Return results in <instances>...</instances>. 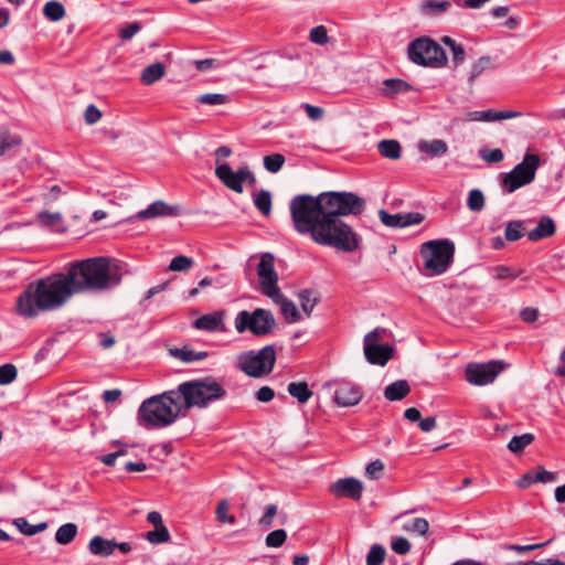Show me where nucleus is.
<instances>
[{
  "mask_svg": "<svg viewBox=\"0 0 565 565\" xmlns=\"http://www.w3.org/2000/svg\"><path fill=\"white\" fill-rule=\"evenodd\" d=\"M75 295L65 273L32 282L18 298V311L26 318L63 307Z\"/></svg>",
  "mask_w": 565,
  "mask_h": 565,
  "instance_id": "1",
  "label": "nucleus"
},
{
  "mask_svg": "<svg viewBox=\"0 0 565 565\" xmlns=\"http://www.w3.org/2000/svg\"><path fill=\"white\" fill-rule=\"evenodd\" d=\"M65 274L75 295L104 292L117 287L122 279L119 265L104 256L76 260Z\"/></svg>",
  "mask_w": 565,
  "mask_h": 565,
  "instance_id": "2",
  "label": "nucleus"
},
{
  "mask_svg": "<svg viewBox=\"0 0 565 565\" xmlns=\"http://www.w3.org/2000/svg\"><path fill=\"white\" fill-rule=\"evenodd\" d=\"M137 415L139 424L147 429L163 428L186 416L177 388L145 399Z\"/></svg>",
  "mask_w": 565,
  "mask_h": 565,
  "instance_id": "3",
  "label": "nucleus"
},
{
  "mask_svg": "<svg viewBox=\"0 0 565 565\" xmlns=\"http://www.w3.org/2000/svg\"><path fill=\"white\" fill-rule=\"evenodd\" d=\"M311 239L321 246L333 247L344 253L355 252L361 244L360 235L348 223L328 215L318 224Z\"/></svg>",
  "mask_w": 565,
  "mask_h": 565,
  "instance_id": "4",
  "label": "nucleus"
},
{
  "mask_svg": "<svg viewBox=\"0 0 565 565\" xmlns=\"http://www.w3.org/2000/svg\"><path fill=\"white\" fill-rule=\"evenodd\" d=\"M289 209L295 230L299 234H309L310 236L327 215L321 193L317 196L296 195L291 199Z\"/></svg>",
  "mask_w": 565,
  "mask_h": 565,
  "instance_id": "5",
  "label": "nucleus"
},
{
  "mask_svg": "<svg viewBox=\"0 0 565 565\" xmlns=\"http://www.w3.org/2000/svg\"><path fill=\"white\" fill-rule=\"evenodd\" d=\"M177 390L180 394L185 415L192 407H207L212 402L218 401L226 395V391L222 385L211 377L183 382L178 385Z\"/></svg>",
  "mask_w": 565,
  "mask_h": 565,
  "instance_id": "6",
  "label": "nucleus"
},
{
  "mask_svg": "<svg viewBox=\"0 0 565 565\" xmlns=\"http://www.w3.org/2000/svg\"><path fill=\"white\" fill-rule=\"evenodd\" d=\"M454 255L455 244L449 239L428 241L420 247L424 269L430 276L443 275L451 265Z\"/></svg>",
  "mask_w": 565,
  "mask_h": 565,
  "instance_id": "7",
  "label": "nucleus"
},
{
  "mask_svg": "<svg viewBox=\"0 0 565 565\" xmlns=\"http://www.w3.org/2000/svg\"><path fill=\"white\" fill-rule=\"evenodd\" d=\"M321 194L328 216H359L365 211V200L354 192L329 191Z\"/></svg>",
  "mask_w": 565,
  "mask_h": 565,
  "instance_id": "8",
  "label": "nucleus"
},
{
  "mask_svg": "<svg viewBox=\"0 0 565 565\" xmlns=\"http://www.w3.org/2000/svg\"><path fill=\"white\" fill-rule=\"evenodd\" d=\"M276 363L274 345H265L259 351H246L237 356L236 366L252 377H262L271 373Z\"/></svg>",
  "mask_w": 565,
  "mask_h": 565,
  "instance_id": "9",
  "label": "nucleus"
},
{
  "mask_svg": "<svg viewBox=\"0 0 565 565\" xmlns=\"http://www.w3.org/2000/svg\"><path fill=\"white\" fill-rule=\"evenodd\" d=\"M407 53L409 60L417 65L438 68L447 64V55L444 49L436 41L427 36L412 41Z\"/></svg>",
  "mask_w": 565,
  "mask_h": 565,
  "instance_id": "10",
  "label": "nucleus"
},
{
  "mask_svg": "<svg viewBox=\"0 0 565 565\" xmlns=\"http://www.w3.org/2000/svg\"><path fill=\"white\" fill-rule=\"evenodd\" d=\"M234 326L238 333L249 331L256 337H264L274 331L276 320L271 311L257 308L252 312L239 311L235 317Z\"/></svg>",
  "mask_w": 565,
  "mask_h": 565,
  "instance_id": "11",
  "label": "nucleus"
},
{
  "mask_svg": "<svg viewBox=\"0 0 565 565\" xmlns=\"http://www.w3.org/2000/svg\"><path fill=\"white\" fill-rule=\"evenodd\" d=\"M539 167V156L534 153H526L523 160L510 172L502 174L501 185L503 190L508 193H513L518 189L532 183L535 179Z\"/></svg>",
  "mask_w": 565,
  "mask_h": 565,
  "instance_id": "12",
  "label": "nucleus"
},
{
  "mask_svg": "<svg viewBox=\"0 0 565 565\" xmlns=\"http://www.w3.org/2000/svg\"><path fill=\"white\" fill-rule=\"evenodd\" d=\"M507 364L501 360L487 363H469L465 369L466 380L476 386H483L492 383L505 369Z\"/></svg>",
  "mask_w": 565,
  "mask_h": 565,
  "instance_id": "13",
  "label": "nucleus"
},
{
  "mask_svg": "<svg viewBox=\"0 0 565 565\" xmlns=\"http://www.w3.org/2000/svg\"><path fill=\"white\" fill-rule=\"evenodd\" d=\"M215 175L227 189L236 193L243 192L244 182L250 185L256 183V178L248 166H242L237 171H233L228 163L217 164Z\"/></svg>",
  "mask_w": 565,
  "mask_h": 565,
  "instance_id": "14",
  "label": "nucleus"
},
{
  "mask_svg": "<svg viewBox=\"0 0 565 565\" xmlns=\"http://www.w3.org/2000/svg\"><path fill=\"white\" fill-rule=\"evenodd\" d=\"M384 329L376 328L364 337V355L371 364L384 366L393 356V345L381 344V334Z\"/></svg>",
  "mask_w": 565,
  "mask_h": 565,
  "instance_id": "15",
  "label": "nucleus"
},
{
  "mask_svg": "<svg viewBox=\"0 0 565 565\" xmlns=\"http://www.w3.org/2000/svg\"><path fill=\"white\" fill-rule=\"evenodd\" d=\"M257 275L259 278L262 292L266 297H279L278 275L275 270V257L270 253H265L257 265Z\"/></svg>",
  "mask_w": 565,
  "mask_h": 565,
  "instance_id": "16",
  "label": "nucleus"
},
{
  "mask_svg": "<svg viewBox=\"0 0 565 565\" xmlns=\"http://www.w3.org/2000/svg\"><path fill=\"white\" fill-rule=\"evenodd\" d=\"M328 387L333 388V401L341 407L354 406L363 396L361 387L351 382L338 381Z\"/></svg>",
  "mask_w": 565,
  "mask_h": 565,
  "instance_id": "17",
  "label": "nucleus"
},
{
  "mask_svg": "<svg viewBox=\"0 0 565 565\" xmlns=\"http://www.w3.org/2000/svg\"><path fill=\"white\" fill-rule=\"evenodd\" d=\"M380 221L387 227L403 228L417 225L424 221V215L418 212L390 214L386 210L379 211Z\"/></svg>",
  "mask_w": 565,
  "mask_h": 565,
  "instance_id": "18",
  "label": "nucleus"
},
{
  "mask_svg": "<svg viewBox=\"0 0 565 565\" xmlns=\"http://www.w3.org/2000/svg\"><path fill=\"white\" fill-rule=\"evenodd\" d=\"M180 215V207L178 205H170L161 200L151 203L147 209L139 211L134 218L149 220L156 217L178 216Z\"/></svg>",
  "mask_w": 565,
  "mask_h": 565,
  "instance_id": "19",
  "label": "nucleus"
},
{
  "mask_svg": "<svg viewBox=\"0 0 565 565\" xmlns=\"http://www.w3.org/2000/svg\"><path fill=\"white\" fill-rule=\"evenodd\" d=\"M363 484L355 478L339 479L331 484L330 491L337 497H348L353 500H360Z\"/></svg>",
  "mask_w": 565,
  "mask_h": 565,
  "instance_id": "20",
  "label": "nucleus"
},
{
  "mask_svg": "<svg viewBox=\"0 0 565 565\" xmlns=\"http://www.w3.org/2000/svg\"><path fill=\"white\" fill-rule=\"evenodd\" d=\"M225 313L222 310L206 313L194 320L193 327L198 330L207 332H225L226 327L224 322Z\"/></svg>",
  "mask_w": 565,
  "mask_h": 565,
  "instance_id": "21",
  "label": "nucleus"
},
{
  "mask_svg": "<svg viewBox=\"0 0 565 565\" xmlns=\"http://www.w3.org/2000/svg\"><path fill=\"white\" fill-rule=\"evenodd\" d=\"M471 120H478V121H497V120H503V119H513L519 118L522 116V113L516 110H482V111H473L470 115Z\"/></svg>",
  "mask_w": 565,
  "mask_h": 565,
  "instance_id": "22",
  "label": "nucleus"
},
{
  "mask_svg": "<svg viewBox=\"0 0 565 565\" xmlns=\"http://www.w3.org/2000/svg\"><path fill=\"white\" fill-rule=\"evenodd\" d=\"M555 231L556 226L554 221L550 216H542L537 225L527 233V238L531 242H539L553 236Z\"/></svg>",
  "mask_w": 565,
  "mask_h": 565,
  "instance_id": "23",
  "label": "nucleus"
},
{
  "mask_svg": "<svg viewBox=\"0 0 565 565\" xmlns=\"http://www.w3.org/2000/svg\"><path fill=\"white\" fill-rule=\"evenodd\" d=\"M22 145V138L7 127L0 128V157L12 153Z\"/></svg>",
  "mask_w": 565,
  "mask_h": 565,
  "instance_id": "24",
  "label": "nucleus"
},
{
  "mask_svg": "<svg viewBox=\"0 0 565 565\" xmlns=\"http://www.w3.org/2000/svg\"><path fill=\"white\" fill-rule=\"evenodd\" d=\"M276 305L280 307L281 315L288 322H297L301 319V316L296 307V305L287 299L281 290L279 291V297H269Z\"/></svg>",
  "mask_w": 565,
  "mask_h": 565,
  "instance_id": "25",
  "label": "nucleus"
},
{
  "mask_svg": "<svg viewBox=\"0 0 565 565\" xmlns=\"http://www.w3.org/2000/svg\"><path fill=\"white\" fill-rule=\"evenodd\" d=\"M88 548L93 555L106 557L116 550V542L97 535L89 541Z\"/></svg>",
  "mask_w": 565,
  "mask_h": 565,
  "instance_id": "26",
  "label": "nucleus"
},
{
  "mask_svg": "<svg viewBox=\"0 0 565 565\" xmlns=\"http://www.w3.org/2000/svg\"><path fill=\"white\" fill-rule=\"evenodd\" d=\"M411 392V386L406 380H398L390 385H387L384 390V397L387 401H401L406 397Z\"/></svg>",
  "mask_w": 565,
  "mask_h": 565,
  "instance_id": "27",
  "label": "nucleus"
},
{
  "mask_svg": "<svg viewBox=\"0 0 565 565\" xmlns=\"http://www.w3.org/2000/svg\"><path fill=\"white\" fill-rule=\"evenodd\" d=\"M447 0H424L419 4V12L425 17H438L450 8Z\"/></svg>",
  "mask_w": 565,
  "mask_h": 565,
  "instance_id": "28",
  "label": "nucleus"
},
{
  "mask_svg": "<svg viewBox=\"0 0 565 565\" xmlns=\"http://www.w3.org/2000/svg\"><path fill=\"white\" fill-rule=\"evenodd\" d=\"M418 150L420 152L427 153L431 158H435L444 156L448 150V146L444 140L440 139H434L430 141L423 140L418 143Z\"/></svg>",
  "mask_w": 565,
  "mask_h": 565,
  "instance_id": "29",
  "label": "nucleus"
},
{
  "mask_svg": "<svg viewBox=\"0 0 565 565\" xmlns=\"http://www.w3.org/2000/svg\"><path fill=\"white\" fill-rule=\"evenodd\" d=\"M166 74V66L163 63H153L147 66L142 73L140 81L145 85H151L154 82L159 81Z\"/></svg>",
  "mask_w": 565,
  "mask_h": 565,
  "instance_id": "30",
  "label": "nucleus"
},
{
  "mask_svg": "<svg viewBox=\"0 0 565 565\" xmlns=\"http://www.w3.org/2000/svg\"><path fill=\"white\" fill-rule=\"evenodd\" d=\"M377 149L381 156L384 158L391 160H397L401 158L402 148L401 143L397 140L384 139L379 142Z\"/></svg>",
  "mask_w": 565,
  "mask_h": 565,
  "instance_id": "31",
  "label": "nucleus"
},
{
  "mask_svg": "<svg viewBox=\"0 0 565 565\" xmlns=\"http://www.w3.org/2000/svg\"><path fill=\"white\" fill-rule=\"evenodd\" d=\"M288 393L295 397L300 404L307 403L311 396L312 391L309 390L307 382H291L287 386Z\"/></svg>",
  "mask_w": 565,
  "mask_h": 565,
  "instance_id": "32",
  "label": "nucleus"
},
{
  "mask_svg": "<svg viewBox=\"0 0 565 565\" xmlns=\"http://www.w3.org/2000/svg\"><path fill=\"white\" fill-rule=\"evenodd\" d=\"M42 225L52 228L55 232H64L66 228L63 224L62 214L58 212H41L38 215Z\"/></svg>",
  "mask_w": 565,
  "mask_h": 565,
  "instance_id": "33",
  "label": "nucleus"
},
{
  "mask_svg": "<svg viewBox=\"0 0 565 565\" xmlns=\"http://www.w3.org/2000/svg\"><path fill=\"white\" fill-rule=\"evenodd\" d=\"M411 85L399 78H388L383 82L382 94L387 97H393L398 93L409 90Z\"/></svg>",
  "mask_w": 565,
  "mask_h": 565,
  "instance_id": "34",
  "label": "nucleus"
},
{
  "mask_svg": "<svg viewBox=\"0 0 565 565\" xmlns=\"http://www.w3.org/2000/svg\"><path fill=\"white\" fill-rule=\"evenodd\" d=\"M256 209L265 216L271 213V194L267 190H259L253 194Z\"/></svg>",
  "mask_w": 565,
  "mask_h": 565,
  "instance_id": "35",
  "label": "nucleus"
},
{
  "mask_svg": "<svg viewBox=\"0 0 565 565\" xmlns=\"http://www.w3.org/2000/svg\"><path fill=\"white\" fill-rule=\"evenodd\" d=\"M169 352L172 356H174L185 363L193 362V361H201L207 356V352H205V351L194 352L193 350H190L188 348H182V349L174 348V349H170Z\"/></svg>",
  "mask_w": 565,
  "mask_h": 565,
  "instance_id": "36",
  "label": "nucleus"
},
{
  "mask_svg": "<svg viewBox=\"0 0 565 565\" xmlns=\"http://www.w3.org/2000/svg\"><path fill=\"white\" fill-rule=\"evenodd\" d=\"M78 529L75 523L61 525L55 533V541L61 545L70 544L77 535Z\"/></svg>",
  "mask_w": 565,
  "mask_h": 565,
  "instance_id": "37",
  "label": "nucleus"
},
{
  "mask_svg": "<svg viewBox=\"0 0 565 565\" xmlns=\"http://www.w3.org/2000/svg\"><path fill=\"white\" fill-rule=\"evenodd\" d=\"M403 531L416 535H425L429 530V523L424 518L407 520L402 525Z\"/></svg>",
  "mask_w": 565,
  "mask_h": 565,
  "instance_id": "38",
  "label": "nucleus"
},
{
  "mask_svg": "<svg viewBox=\"0 0 565 565\" xmlns=\"http://www.w3.org/2000/svg\"><path fill=\"white\" fill-rule=\"evenodd\" d=\"M13 523L22 534L28 535V536L35 535V534L43 532L47 529L46 522H41L39 524L32 525L24 518H18L14 520Z\"/></svg>",
  "mask_w": 565,
  "mask_h": 565,
  "instance_id": "39",
  "label": "nucleus"
},
{
  "mask_svg": "<svg viewBox=\"0 0 565 565\" xmlns=\"http://www.w3.org/2000/svg\"><path fill=\"white\" fill-rule=\"evenodd\" d=\"M491 57L482 56L471 64L468 82L470 85L488 68L491 67Z\"/></svg>",
  "mask_w": 565,
  "mask_h": 565,
  "instance_id": "40",
  "label": "nucleus"
},
{
  "mask_svg": "<svg viewBox=\"0 0 565 565\" xmlns=\"http://www.w3.org/2000/svg\"><path fill=\"white\" fill-rule=\"evenodd\" d=\"M43 14L50 21L56 22L64 18V6L58 1H49L44 4Z\"/></svg>",
  "mask_w": 565,
  "mask_h": 565,
  "instance_id": "41",
  "label": "nucleus"
},
{
  "mask_svg": "<svg viewBox=\"0 0 565 565\" xmlns=\"http://www.w3.org/2000/svg\"><path fill=\"white\" fill-rule=\"evenodd\" d=\"M298 298L302 311L306 313L307 317H310L313 308L319 301L318 297L315 295L312 290L305 289L299 292Z\"/></svg>",
  "mask_w": 565,
  "mask_h": 565,
  "instance_id": "42",
  "label": "nucleus"
},
{
  "mask_svg": "<svg viewBox=\"0 0 565 565\" xmlns=\"http://www.w3.org/2000/svg\"><path fill=\"white\" fill-rule=\"evenodd\" d=\"M285 162L286 158L281 153L268 154L263 159L264 168L270 173L279 172Z\"/></svg>",
  "mask_w": 565,
  "mask_h": 565,
  "instance_id": "43",
  "label": "nucleus"
},
{
  "mask_svg": "<svg viewBox=\"0 0 565 565\" xmlns=\"http://www.w3.org/2000/svg\"><path fill=\"white\" fill-rule=\"evenodd\" d=\"M534 440V436L530 433L514 436L508 444V449L514 454L521 452L526 446L532 444Z\"/></svg>",
  "mask_w": 565,
  "mask_h": 565,
  "instance_id": "44",
  "label": "nucleus"
},
{
  "mask_svg": "<svg viewBox=\"0 0 565 565\" xmlns=\"http://www.w3.org/2000/svg\"><path fill=\"white\" fill-rule=\"evenodd\" d=\"M171 539L169 530L166 525L154 527V530L147 532L146 540L151 544H162L169 542Z\"/></svg>",
  "mask_w": 565,
  "mask_h": 565,
  "instance_id": "45",
  "label": "nucleus"
},
{
  "mask_svg": "<svg viewBox=\"0 0 565 565\" xmlns=\"http://www.w3.org/2000/svg\"><path fill=\"white\" fill-rule=\"evenodd\" d=\"M486 203L484 195L481 190L472 189L467 199V206L472 212H480L483 210Z\"/></svg>",
  "mask_w": 565,
  "mask_h": 565,
  "instance_id": "46",
  "label": "nucleus"
},
{
  "mask_svg": "<svg viewBox=\"0 0 565 565\" xmlns=\"http://www.w3.org/2000/svg\"><path fill=\"white\" fill-rule=\"evenodd\" d=\"M230 503L227 500H221L215 509V516L220 523L234 524L236 521L235 515L228 513Z\"/></svg>",
  "mask_w": 565,
  "mask_h": 565,
  "instance_id": "47",
  "label": "nucleus"
},
{
  "mask_svg": "<svg viewBox=\"0 0 565 565\" xmlns=\"http://www.w3.org/2000/svg\"><path fill=\"white\" fill-rule=\"evenodd\" d=\"M523 222L522 221H510L505 225L504 236L510 242L520 239L523 234Z\"/></svg>",
  "mask_w": 565,
  "mask_h": 565,
  "instance_id": "48",
  "label": "nucleus"
},
{
  "mask_svg": "<svg viewBox=\"0 0 565 565\" xmlns=\"http://www.w3.org/2000/svg\"><path fill=\"white\" fill-rule=\"evenodd\" d=\"M385 548L380 544L371 546L366 555V565H382L385 559Z\"/></svg>",
  "mask_w": 565,
  "mask_h": 565,
  "instance_id": "49",
  "label": "nucleus"
},
{
  "mask_svg": "<svg viewBox=\"0 0 565 565\" xmlns=\"http://www.w3.org/2000/svg\"><path fill=\"white\" fill-rule=\"evenodd\" d=\"M18 376V369L12 363L0 366V385L11 384Z\"/></svg>",
  "mask_w": 565,
  "mask_h": 565,
  "instance_id": "50",
  "label": "nucleus"
},
{
  "mask_svg": "<svg viewBox=\"0 0 565 565\" xmlns=\"http://www.w3.org/2000/svg\"><path fill=\"white\" fill-rule=\"evenodd\" d=\"M198 102L204 105H223L228 102L227 95L218 94V93H209L203 94L198 97Z\"/></svg>",
  "mask_w": 565,
  "mask_h": 565,
  "instance_id": "51",
  "label": "nucleus"
},
{
  "mask_svg": "<svg viewBox=\"0 0 565 565\" xmlns=\"http://www.w3.org/2000/svg\"><path fill=\"white\" fill-rule=\"evenodd\" d=\"M309 39L317 45H324L329 42L328 30L324 25H318L310 30Z\"/></svg>",
  "mask_w": 565,
  "mask_h": 565,
  "instance_id": "52",
  "label": "nucleus"
},
{
  "mask_svg": "<svg viewBox=\"0 0 565 565\" xmlns=\"http://www.w3.org/2000/svg\"><path fill=\"white\" fill-rule=\"evenodd\" d=\"M193 265V259L188 257V256H184V255H179V256H175L172 258L170 265H169V270H172V271H185L188 269H190Z\"/></svg>",
  "mask_w": 565,
  "mask_h": 565,
  "instance_id": "53",
  "label": "nucleus"
},
{
  "mask_svg": "<svg viewBox=\"0 0 565 565\" xmlns=\"http://www.w3.org/2000/svg\"><path fill=\"white\" fill-rule=\"evenodd\" d=\"M287 539V533L285 530L279 529L270 532L265 540V543L268 547H280Z\"/></svg>",
  "mask_w": 565,
  "mask_h": 565,
  "instance_id": "54",
  "label": "nucleus"
},
{
  "mask_svg": "<svg viewBox=\"0 0 565 565\" xmlns=\"http://www.w3.org/2000/svg\"><path fill=\"white\" fill-rule=\"evenodd\" d=\"M278 513V507L276 504H268L265 508V511L259 519L258 523L265 529H268L273 525L274 516Z\"/></svg>",
  "mask_w": 565,
  "mask_h": 565,
  "instance_id": "55",
  "label": "nucleus"
},
{
  "mask_svg": "<svg viewBox=\"0 0 565 565\" xmlns=\"http://www.w3.org/2000/svg\"><path fill=\"white\" fill-rule=\"evenodd\" d=\"M384 471V463L376 459L374 461H371L365 469V475L367 478L372 480H377L381 478L382 473Z\"/></svg>",
  "mask_w": 565,
  "mask_h": 565,
  "instance_id": "56",
  "label": "nucleus"
},
{
  "mask_svg": "<svg viewBox=\"0 0 565 565\" xmlns=\"http://www.w3.org/2000/svg\"><path fill=\"white\" fill-rule=\"evenodd\" d=\"M391 548L398 555H406L411 551V543L407 539L398 536L392 541Z\"/></svg>",
  "mask_w": 565,
  "mask_h": 565,
  "instance_id": "57",
  "label": "nucleus"
},
{
  "mask_svg": "<svg viewBox=\"0 0 565 565\" xmlns=\"http://www.w3.org/2000/svg\"><path fill=\"white\" fill-rule=\"evenodd\" d=\"M480 157L489 163H498L503 160L504 156L502 150L497 148L491 150L482 149L480 151Z\"/></svg>",
  "mask_w": 565,
  "mask_h": 565,
  "instance_id": "58",
  "label": "nucleus"
},
{
  "mask_svg": "<svg viewBox=\"0 0 565 565\" xmlns=\"http://www.w3.org/2000/svg\"><path fill=\"white\" fill-rule=\"evenodd\" d=\"M534 480H536V482L550 483L556 481V475L545 470L544 467L539 466L534 473Z\"/></svg>",
  "mask_w": 565,
  "mask_h": 565,
  "instance_id": "59",
  "label": "nucleus"
},
{
  "mask_svg": "<svg viewBox=\"0 0 565 565\" xmlns=\"http://www.w3.org/2000/svg\"><path fill=\"white\" fill-rule=\"evenodd\" d=\"M102 118V111L95 105H88L84 113L87 125H94Z\"/></svg>",
  "mask_w": 565,
  "mask_h": 565,
  "instance_id": "60",
  "label": "nucleus"
},
{
  "mask_svg": "<svg viewBox=\"0 0 565 565\" xmlns=\"http://www.w3.org/2000/svg\"><path fill=\"white\" fill-rule=\"evenodd\" d=\"M140 29H141L140 23H138V22L130 23L120 29L119 36L121 40H125V41L130 40L137 32L140 31Z\"/></svg>",
  "mask_w": 565,
  "mask_h": 565,
  "instance_id": "61",
  "label": "nucleus"
},
{
  "mask_svg": "<svg viewBox=\"0 0 565 565\" xmlns=\"http://www.w3.org/2000/svg\"><path fill=\"white\" fill-rule=\"evenodd\" d=\"M451 51V54H452V63L455 65V67L459 66L460 64L463 63L465 61V57H466V53H465V49L461 44H456L455 46H452L450 49Z\"/></svg>",
  "mask_w": 565,
  "mask_h": 565,
  "instance_id": "62",
  "label": "nucleus"
},
{
  "mask_svg": "<svg viewBox=\"0 0 565 565\" xmlns=\"http://www.w3.org/2000/svg\"><path fill=\"white\" fill-rule=\"evenodd\" d=\"M255 397L262 403H268L275 397V392L269 386H262L256 393Z\"/></svg>",
  "mask_w": 565,
  "mask_h": 565,
  "instance_id": "63",
  "label": "nucleus"
},
{
  "mask_svg": "<svg viewBox=\"0 0 565 565\" xmlns=\"http://www.w3.org/2000/svg\"><path fill=\"white\" fill-rule=\"evenodd\" d=\"M302 107L311 120H319L323 117L324 110L321 107H317L310 104H303Z\"/></svg>",
  "mask_w": 565,
  "mask_h": 565,
  "instance_id": "64",
  "label": "nucleus"
}]
</instances>
